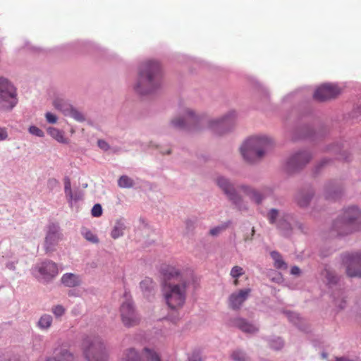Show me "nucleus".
Here are the masks:
<instances>
[{
    "label": "nucleus",
    "mask_w": 361,
    "mask_h": 361,
    "mask_svg": "<svg viewBox=\"0 0 361 361\" xmlns=\"http://www.w3.org/2000/svg\"><path fill=\"white\" fill-rule=\"evenodd\" d=\"M236 116V111L231 110L219 118L209 119L204 115L197 114L190 108H185L178 116L171 119L170 126L178 130L188 131L200 130L207 126L214 133L221 135L233 130Z\"/></svg>",
    "instance_id": "obj_1"
},
{
    "label": "nucleus",
    "mask_w": 361,
    "mask_h": 361,
    "mask_svg": "<svg viewBox=\"0 0 361 361\" xmlns=\"http://www.w3.org/2000/svg\"><path fill=\"white\" fill-rule=\"evenodd\" d=\"M159 273L163 293H185L195 289L196 281L192 274H183L169 264H162Z\"/></svg>",
    "instance_id": "obj_2"
},
{
    "label": "nucleus",
    "mask_w": 361,
    "mask_h": 361,
    "mask_svg": "<svg viewBox=\"0 0 361 361\" xmlns=\"http://www.w3.org/2000/svg\"><path fill=\"white\" fill-rule=\"evenodd\" d=\"M161 83L162 71L160 63L156 60L142 62L134 85L135 91L140 95L152 94L161 88Z\"/></svg>",
    "instance_id": "obj_3"
},
{
    "label": "nucleus",
    "mask_w": 361,
    "mask_h": 361,
    "mask_svg": "<svg viewBox=\"0 0 361 361\" xmlns=\"http://www.w3.org/2000/svg\"><path fill=\"white\" fill-rule=\"evenodd\" d=\"M361 229V209L356 205L344 208L333 221L331 236H344Z\"/></svg>",
    "instance_id": "obj_4"
},
{
    "label": "nucleus",
    "mask_w": 361,
    "mask_h": 361,
    "mask_svg": "<svg viewBox=\"0 0 361 361\" xmlns=\"http://www.w3.org/2000/svg\"><path fill=\"white\" fill-rule=\"evenodd\" d=\"M272 144V140L266 135L252 136L243 143L240 152L246 162L254 164L264 157Z\"/></svg>",
    "instance_id": "obj_5"
},
{
    "label": "nucleus",
    "mask_w": 361,
    "mask_h": 361,
    "mask_svg": "<svg viewBox=\"0 0 361 361\" xmlns=\"http://www.w3.org/2000/svg\"><path fill=\"white\" fill-rule=\"evenodd\" d=\"M270 224L275 225L280 234L286 238L292 236L295 230L305 232L302 223L293 214L283 212L281 214L276 209H271L267 215Z\"/></svg>",
    "instance_id": "obj_6"
},
{
    "label": "nucleus",
    "mask_w": 361,
    "mask_h": 361,
    "mask_svg": "<svg viewBox=\"0 0 361 361\" xmlns=\"http://www.w3.org/2000/svg\"><path fill=\"white\" fill-rule=\"evenodd\" d=\"M81 348L87 361H107L109 359L108 350L99 337H86L82 341Z\"/></svg>",
    "instance_id": "obj_7"
},
{
    "label": "nucleus",
    "mask_w": 361,
    "mask_h": 361,
    "mask_svg": "<svg viewBox=\"0 0 361 361\" xmlns=\"http://www.w3.org/2000/svg\"><path fill=\"white\" fill-rule=\"evenodd\" d=\"M216 185L221 190L228 200L239 211L247 210V206L242 196L238 192L237 188L229 178L225 176H218L216 179Z\"/></svg>",
    "instance_id": "obj_8"
},
{
    "label": "nucleus",
    "mask_w": 361,
    "mask_h": 361,
    "mask_svg": "<svg viewBox=\"0 0 361 361\" xmlns=\"http://www.w3.org/2000/svg\"><path fill=\"white\" fill-rule=\"evenodd\" d=\"M17 104L16 87L8 79L0 77V111H10Z\"/></svg>",
    "instance_id": "obj_9"
},
{
    "label": "nucleus",
    "mask_w": 361,
    "mask_h": 361,
    "mask_svg": "<svg viewBox=\"0 0 361 361\" xmlns=\"http://www.w3.org/2000/svg\"><path fill=\"white\" fill-rule=\"evenodd\" d=\"M312 155L307 150H298L286 161L284 171L289 175L300 171L312 159Z\"/></svg>",
    "instance_id": "obj_10"
},
{
    "label": "nucleus",
    "mask_w": 361,
    "mask_h": 361,
    "mask_svg": "<svg viewBox=\"0 0 361 361\" xmlns=\"http://www.w3.org/2000/svg\"><path fill=\"white\" fill-rule=\"evenodd\" d=\"M63 234L58 223L50 222L47 226L44 248L47 254L55 250L59 242L62 240Z\"/></svg>",
    "instance_id": "obj_11"
},
{
    "label": "nucleus",
    "mask_w": 361,
    "mask_h": 361,
    "mask_svg": "<svg viewBox=\"0 0 361 361\" xmlns=\"http://www.w3.org/2000/svg\"><path fill=\"white\" fill-rule=\"evenodd\" d=\"M32 271L34 276L39 280L49 281L58 275L59 269L55 262L45 260L36 265Z\"/></svg>",
    "instance_id": "obj_12"
},
{
    "label": "nucleus",
    "mask_w": 361,
    "mask_h": 361,
    "mask_svg": "<svg viewBox=\"0 0 361 361\" xmlns=\"http://www.w3.org/2000/svg\"><path fill=\"white\" fill-rule=\"evenodd\" d=\"M120 313L121 322L125 326L133 327L140 323V318L131 302H123L121 306Z\"/></svg>",
    "instance_id": "obj_13"
},
{
    "label": "nucleus",
    "mask_w": 361,
    "mask_h": 361,
    "mask_svg": "<svg viewBox=\"0 0 361 361\" xmlns=\"http://www.w3.org/2000/svg\"><path fill=\"white\" fill-rule=\"evenodd\" d=\"M346 273L349 277L361 278V252L347 254L343 256Z\"/></svg>",
    "instance_id": "obj_14"
},
{
    "label": "nucleus",
    "mask_w": 361,
    "mask_h": 361,
    "mask_svg": "<svg viewBox=\"0 0 361 361\" xmlns=\"http://www.w3.org/2000/svg\"><path fill=\"white\" fill-rule=\"evenodd\" d=\"M143 358L134 348H129L126 353V361H161L156 351L149 348H145L142 351Z\"/></svg>",
    "instance_id": "obj_15"
},
{
    "label": "nucleus",
    "mask_w": 361,
    "mask_h": 361,
    "mask_svg": "<svg viewBox=\"0 0 361 361\" xmlns=\"http://www.w3.org/2000/svg\"><path fill=\"white\" fill-rule=\"evenodd\" d=\"M340 92V89L337 85L326 83L322 85L315 90L313 97L316 100L323 102L335 98Z\"/></svg>",
    "instance_id": "obj_16"
},
{
    "label": "nucleus",
    "mask_w": 361,
    "mask_h": 361,
    "mask_svg": "<svg viewBox=\"0 0 361 361\" xmlns=\"http://www.w3.org/2000/svg\"><path fill=\"white\" fill-rule=\"evenodd\" d=\"M343 192V185L341 180H332L326 183L324 195L325 199L336 200L340 198Z\"/></svg>",
    "instance_id": "obj_17"
},
{
    "label": "nucleus",
    "mask_w": 361,
    "mask_h": 361,
    "mask_svg": "<svg viewBox=\"0 0 361 361\" xmlns=\"http://www.w3.org/2000/svg\"><path fill=\"white\" fill-rule=\"evenodd\" d=\"M346 142H338L326 147L325 151L338 156L344 161H351V154L345 149Z\"/></svg>",
    "instance_id": "obj_18"
},
{
    "label": "nucleus",
    "mask_w": 361,
    "mask_h": 361,
    "mask_svg": "<svg viewBox=\"0 0 361 361\" xmlns=\"http://www.w3.org/2000/svg\"><path fill=\"white\" fill-rule=\"evenodd\" d=\"M314 195V191L311 187H305L300 189L295 195V202L301 208L309 206Z\"/></svg>",
    "instance_id": "obj_19"
},
{
    "label": "nucleus",
    "mask_w": 361,
    "mask_h": 361,
    "mask_svg": "<svg viewBox=\"0 0 361 361\" xmlns=\"http://www.w3.org/2000/svg\"><path fill=\"white\" fill-rule=\"evenodd\" d=\"M328 133L326 128H322L316 132L310 126L305 125L302 127L300 132L298 133L295 139L297 138H310L313 140L324 137Z\"/></svg>",
    "instance_id": "obj_20"
},
{
    "label": "nucleus",
    "mask_w": 361,
    "mask_h": 361,
    "mask_svg": "<svg viewBox=\"0 0 361 361\" xmlns=\"http://www.w3.org/2000/svg\"><path fill=\"white\" fill-rule=\"evenodd\" d=\"M52 104L54 107L61 111L64 116H67L69 110L71 109L72 105L66 100L63 95L61 94H55Z\"/></svg>",
    "instance_id": "obj_21"
},
{
    "label": "nucleus",
    "mask_w": 361,
    "mask_h": 361,
    "mask_svg": "<svg viewBox=\"0 0 361 361\" xmlns=\"http://www.w3.org/2000/svg\"><path fill=\"white\" fill-rule=\"evenodd\" d=\"M250 199L256 204H259L264 200L265 196L258 190L247 185H240L238 187Z\"/></svg>",
    "instance_id": "obj_22"
},
{
    "label": "nucleus",
    "mask_w": 361,
    "mask_h": 361,
    "mask_svg": "<svg viewBox=\"0 0 361 361\" xmlns=\"http://www.w3.org/2000/svg\"><path fill=\"white\" fill-rule=\"evenodd\" d=\"M61 283L65 286L73 288L82 283L80 276L73 273L64 274L61 279Z\"/></svg>",
    "instance_id": "obj_23"
},
{
    "label": "nucleus",
    "mask_w": 361,
    "mask_h": 361,
    "mask_svg": "<svg viewBox=\"0 0 361 361\" xmlns=\"http://www.w3.org/2000/svg\"><path fill=\"white\" fill-rule=\"evenodd\" d=\"M165 296L167 305L172 310L182 307L185 300V295H165Z\"/></svg>",
    "instance_id": "obj_24"
},
{
    "label": "nucleus",
    "mask_w": 361,
    "mask_h": 361,
    "mask_svg": "<svg viewBox=\"0 0 361 361\" xmlns=\"http://www.w3.org/2000/svg\"><path fill=\"white\" fill-rule=\"evenodd\" d=\"M234 325L242 331L247 334H255L258 331V328L252 324L248 323L243 319H236L233 322Z\"/></svg>",
    "instance_id": "obj_25"
},
{
    "label": "nucleus",
    "mask_w": 361,
    "mask_h": 361,
    "mask_svg": "<svg viewBox=\"0 0 361 361\" xmlns=\"http://www.w3.org/2000/svg\"><path fill=\"white\" fill-rule=\"evenodd\" d=\"M323 275L325 278L326 285L329 288H332L338 284L340 277L334 271L325 269L324 270Z\"/></svg>",
    "instance_id": "obj_26"
},
{
    "label": "nucleus",
    "mask_w": 361,
    "mask_h": 361,
    "mask_svg": "<svg viewBox=\"0 0 361 361\" xmlns=\"http://www.w3.org/2000/svg\"><path fill=\"white\" fill-rule=\"evenodd\" d=\"M74 355L67 349H62L54 357H49L46 361H74Z\"/></svg>",
    "instance_id": "obj_27"
},
{
    "label": "nucleus",
    "mask_w": 361,
    "mask_h": 361,
    "mask_svg": "<svg viewBox=\"0 0 361 361\" xmlns=\"http://www.w3.org/2000/svg\"><path fill=\"white\" fill-rule=\"evenodd\" d=\"M126 229V224H125V220L124 219L121 218L118 219L114 226L113 227L111 232V236L114 239H117L124 234V230Z\"/></svg>",
    "instance_id": "obj_28"
},
{
    "label": "nucleus",
    "mask_w": 361,
    "mask_h": 361,
    "mask_svg": "<svg viewBox=\"0 0 361 361\" xmlns=\"http://www.w3.org/2000/svg\"><path fill=\"white\" fill-rule=\"evenodd\" d=\"M270 256L274 261V266L276 269L286 270L287 263L283 260L282 255L278 251H271Z\"/></svg>",
    "instance_id": "obj_29"
},
{
    "label": "nucleus",
    "mask_w": 361,
    "mask_h": 361,
    "mask_svg": "<svg viewBox=\"0 0 361 361\" xmlns=\"http://www.w3.org/2000/svg\"><path fill=\"white\" fill-rule=\"evenodd\" d=\"M47 133L57 142L62 144H68V139L64 137V133L56 128L49 127L47 128Z\"/></svg>",
    "instance_id": "obj_30"
},
{
    "label": "nucleus",
    "mask_w": 361,
    "mask_h": 361,
    "mask_svg": "<svg viewBox=\"0 0 361 361\" xmlns=\"http://www.w3.org/2000/svg\"><path fill=\"white\" fill-rule=\"evenodd\" d=\"M156 286V283L149 277H145L140 283V288L142 292H152L155 290Z\"/></svg>",
    "instance_id": "obj_31"
},
{
    "label": "nucleus",
    "mask_w": 361,
    "mask_h": 361,
    "mask_svg": "<svg viewBox=\"0 0 361 361\" xmlns=\"http://www.w3.org/2000/svg\"><path fill=\"white\" fill-rule=\"evenodd\" d=\"M247 295H231L229 298V304L233 309H238L246 300Z\"/></svg>",
    "instance_id": "obj_32"
},
{
    "label": "nucleus",
    "mask_w": 361,
    "mask_h": 361,
    "mask_svg": "<svg viewBox=\"0 0 361 361\" xmlns=\"http://www.w3.org/2000/svg\"><path fill=\"white\" fill-rule=\"evenodd\" d=\"M81 234L87 241L92 243L97 244L99 242L97 235L86 227L81 228Z\"/></svg>",
    "instance_id": "obj_33"
},
{
    "label": "nucleus",
    "mask_w": 361,
    "mask_h": 361,
    "mask_svg": "<svg viewBox=\"0 0 361 361\" xmlns=\"http://www.w3.org/2000/svg\"><path fill=\"white\" fill-rule=\"evenodd\" d=\"M134 185V180L126 175L121 176L118 180V185L122 188H130Z\"/></svg>",
    "instance_id": "obj_34"
},
{
    "label": "nucleus",
    "mask_w": 361,
    "mask_h": 361,
    "mask_svg": "<svg viewBox=\"0 0 361 361\" xmlns=\"http://www.w3.org/2000/svg\"><path fill=\"white\" fill-rule=\"evenodd\" d=\"M52 324V317L49 314L42 315L38 321V326L43 330L48 329Z\"/></svg>",
    "instance_id": "obj_35"
},
{
    "label": "nucleus",
    "mask_w": 361,
    "mask_h": 361,
    "mask_svg": "<svg viewBox=\"0 0 361 361\" xmlns=\"http://www.w3.org/2000/svg\"><path fill=\"white\" fill-rule=\"evenodd\" d=\"M66 116H70L78 122H83L85 121V116L83 113L73 106H71V109L68 111Z\"/></svg>",
    "instance_id": "obj_36"
},
{
    "label": "nucleus",
    "mask_w": 361,
    "mask_h": 361,
    "mask_svg": "<svg viewBox=\"0 0 361 361\" xmlns=\"http://www.w3.org/2000/svg\"><path fill=\"white\" fill-rule=\"evenodd\" d=\"M245 271L243 268L239 266H234L230 272L231 276L234 279L233 283L237 286L238 284V279L244 275Z\"/></svg>",
    "instance_id": "obj_37"
},
{
    "label": "nucleus",
    "mask_w": 361,
    "mask_h": 361,
    "mask_svg": "<svg viewBox=\"0 0 361 361\" xmlns=\"http://www.w3.org/2000/svg\"><path fill=\"white\" fill-rule=\"evenodd\" d=\"M231 357L235 361H247L248 359L246 353L240 350L233 351Z\"/></svg>",
    "instance_id": "obj_38"
},
{
    "label": "nucleus",
    "mask_w": 361,
    "mask_h": 361,
    "mask_svg": "<svg viewBox=\"0 0 361 361\" xmlns=\"http://www.w3.org/2000/svg\"><path fill=\"white\" fill-rule=\"evenodd\" d=\"M331 162V159L329 158H323L314 167V173H319L322 169L329 165Z\"/></svg>",
    "instance_id": "obj_39"
},
{
    "label": "nucleus",
    "mask_w": 361,
    "mask_h": 361,
    "mask_svg": "<svg viewBox=\"0 0 361 361\" xmlns=\"http://www.w3.org/2000/svg\"><path fill=\"white\" fill-rule=\"evenodd\" d=\"M269 276L271 281L277 283H279L283 281V277L281 274L275 270H271L269 274Z\"/></svg>",
    "instance_id": "obj_40"
},
{
    "label": "nucleus",
    "mask_w": 361,
    "mask_h": 361,
    "mask_svg": "<svg viewBox=\"0 0 361 361\" xmlns=\"http://www.w3.org/2000/svg\"><path fill=\"white\" fill-rule=\"evenodd\" d=\"M229 224H230V221L227 222L226 224V225L218 226H216V227L210 229L209 234L213 236L218 235L222 231H224V229H226L227 228V226L229 225Z\"/></svg>",
    "instance_id": "obj_41"
},
{
    "label": "nucleus",
    "mask_w": 361,
    "mask_h": 361,
    "mask_svg": "<svg viewBox=\"0 0 361 361\" xmlns=\"http://www.w3.org/2000/svg\"><path fill=\"white\" fill-rule=\"evenodd\" d=\"M28 131L30 134L37 136L39 137H42L44 135V132L40 128L35 126H31L29 128Z\"/></svg>",
    "instance_id": "obj_42"
},
{
    "label": "nucleus",
    "mask_w": 361,
    "mask_h": 361,
    "mask_svg": "<svg viewBox=\"0 0 361 361\" xmlns=\"http://www.w3.org/2000/svg\"><path fill=\"white\" fill-rule=\"evenodd\" d=\"M92 215L94 217H99L102 214V207L100 204H95L92 210Z\"/></svg>",
    "instance_id": "obj_43"
},
{
    "label": "nucleus",
    "mask_w": 361,
    "mask_h": 361,
    "mask_svg": "<svg viewBox=\"0 0 361 361\" xmlns=\"http://www.w3.org/2000/svg\"><path fill=\"white\" fill-rule=\"evenodd\" d=\"M270 346L275 350H280L283 346V342L280 338H278L271 342Z\"/></svg>",
    "instance_id": "obj_44"
},
{
    "label": "nucleus",
    "mask_w": 361,
    "mask_h": 361,
    "mask_svg": "<svg viewBox=\"0 0 361 361\" xmlns=\"http://www.w3.org/2000/svg\"><path fill=\"white\" fill-rule=\"evenodd\" d=\"M53 314L56 317H61L65 313V309L61 305H56L52 308Z\"/></svg>",
    "instance_id": "obj_45"
},
{
    "label": "nucleus",
    "mask_w": 361,
    "mask_h": 361,
    "mask_svg": "<svg viewBox=\"0 0 361 361\" xmlns=\"http://www.w3.org/2000/svg\"><path fill=\"white\" fill-rule=\"evenodd\" d=\"M64 190L66 197L68 195H71V192H73L71 190V180L68 178H66L64 179Z\"/></svg>",
    "instance_id": "obj_46"
},
{
    "label": "nucleus",
    "mask_w": 361,
    "mask_h": 361,
    "mask_svg": "<svg viewBox=\"0 0 361 361\" xmlns=\"http://www.w3.org/2000/svg\"><path fill=\"white\" fill-rule=\"evenodd\" d=\"M45 118H46V120L49 123H56L57 122V116L51 113V112H47L45 114Z\"/></svg>",
    "instance_id": "obj_47"
},
{
    "label": "nucleus",
    "mask_w": 361,
    "mask_h": 361,
    "mask_svg": "<svg viewBox=\"0 0 361 361\" xmlns=\"http://www.w3.org/2000/svg\"><path fill=\"white\" fill-rule=\"evenodd\" d=\"M185 224L188 233L192 232L195 226V222L192 219H187Z\"/></svg>",
    "instance_id": "obj_48"
},
{
    "label": "nucleus",
    "mask_w": 361,
    "mask_h": 361,
    "mask_svg": "<svg viewBox=\"0 0 361 361\" xmlns=\"http://www.w3.org/2000/svg\"><path fill=\"white\" fill-rule=\"evenodd\" d=\"M97 145L104 151H108L110 149V145L105 140L102 139L97 140Z\"/></svg>",
    "instance_id": "obj_49"
},
{
    "label": "nucleus",
    "mask_w": 361,
    "mask_h": 361,
    "mask_svg": "<svg viewBox=\"0 0 361 361\" xmlns=\"http://www.w3.org/2000/svg\"><path fill=\"white\" fill-rule=\"evenodd\" d=\"M68 197V202H71V201H78L79 200L80 198H81V195H80V192H71V195H68L67 196Z\"/></svg>",
    "instance_id": "obj_50"
},
{
    "label": "nucleus",
    "mask_w": 361,
    "mask_h": 361,
    "mask_svg": "<svg viewBox=\"0 0 361 361\" xmlns=\"http://www.w3.org/2000/svg\"><path fill=\"white\" fill-rule=\"evenodd\" d=\"M8 138V132L5 128L0 127V141L6 140Z\"/></svg>",
    "instance_id": "obj_51"
},
{
    "label": "nucleus",
    "mask_w": 361,
    "mask_h": 361,
    "mask_svg": "<svg viewBox=\"0 0 361 361\" xmlns=\"http://www.w3.org/2000/svg\"><path fill=\"white\" fill-rule=\"evenodd\" d=\"M301 273L300 269L297 266H293L290 269V274L295 276H299Z\"/></svg>",
    "instance_id": "obj_52"
},
{
    "label": "nucleus",
    "mask_w": 361,
    "mask_h": 361,
    "mask_svg": "<svg viewBox=\"0 0 361 361\" xmlns=\"http://www.w3.org/2000/svg\"><path fill=\"white\" fill-rule=\"evenodd\" d=\"M255 231L254 228H252V231H251L250 235H245V237H244V240L246 241V242L252 240V237H253V235L255 234Z\"/></svg>",
    "instance_id": "obj_53"
},
{
    "label": "nucleus",
    "mask_w": 361,
    "mask_h": 361,
    "mask_svg": "<svg viewBox=\"0 0 361 361\" xmlns=\"http://www.w3.org/2000/svg\"><path fill=\"white\" fill-rule=\"evenodd\" d=\"M189 361H202L199 355L197 354H195V355H192L190 358H189Z\"/></svg>",
    "instance_id": "obj_54"
},
{
    "label": "nucleus",
    "mask_w": 361,
    "mask_h": 361,
    "mask_svg": "<svg viewBox=\"0 0 361 361\" xmlns=\"http://www.w3.org/2000/svg\"><path fill=\"white\" fill-rule=\"evenodd\" d=\"M58 183H59L58 180L56 179H55V178L49 179L48 180V184L49 185H56Z\"/></svg>",
    "instance_id": "obj_55"
},
{
    "label": "nucleus",
    "mask_w": 361,
    "mask_h": 361,
    "mask_svg": "<svg viewBox=\"0 0 361 361\" xmlns=\"http://www.w3.org/2000/svg\"><path fill=\"white\" fill-rule=\"evenodd\" d=\"M355 114L361 115V104L355 109Z\"/></svg>",
    "instance_id": "obj_56"
},
{
    "label": "nucleus",
    "mask_w": 361,
    "mask_h": 361,
    "mask_svg": "<svg viewBox=\"0 0 361 361\" xmlns=\"http://www.w3.org/2000/svg\"><path fill=\"white\" fill-rule=\"evenodd\" d=\"M250 289L245 288V289H240V290H239L238 293H240V294H243V293H250Z\"/></svg>",
    "instance_id": "obj_57"
},
{
    "label": "nucleus",
    "mask_w": 361,
    "mask_h": 361,
    "mask_svg": "<svg viewBox=\"0 0 361 361\" xmlns=\"http://www.w3.org/2000/svg\"><path fill=\"white\" fill-rule=\"evenodd\" d=\"M336 361H350V360L345 357H339V358L336 359Z\"/></svg>",
    "instance_id": "obj_58"
},
{
    "label": "nucleus",
    "mask_w": 361,
    "mask_h": 361,
    "mask_svg": "<svg viewBox=\"0 0 361 361\" xmlns=\"http://www.w3.org/2000/svg\"><path fill=\"white\" fill-rule=\"evenodd\" d=\"M162 154H170L171 153V149H169L167 150L166 152H161Z\"/></svg>",
    "instance_id": "obj_59"
},
{
    "label": "nucleus",
    "mask_w": 361,
    "mask_h": 361,
    "mask_svg": "<svg viewBox=\"0 0 361 361\" xmlns=\"http://www.w3.org/2000/svg\"><path fill=\"white\" fill-rule=\"evenodd\" d=\"M291 317H292L291 315H290V316H289L290 320L293 321V322H295L293 320V319H292V318H291Z\"/></svg>",
    "instance_id": "obj_60"
}]
</instances>
